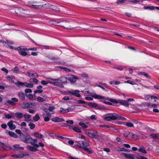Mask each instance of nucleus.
Wrapping results in <instances>:
<instances>
[{
    "mask_svg": "<svg viewBox=\"0 0 159 159\" xmlns=\"http://www.w3.org/2000/svg\"><path fill=\"white\" fill-rule=\"evenodd\" d=\"M102 118L105 120L110 121L111 120H125L126 119L121 116L120 115L115 113H109L102 116Z\"/></svg>",
    "mask_w": 159,
    "mask_h": 159,
    "instance_id": "obj_1",
    "label": "nucleus"
},
{
    "mask_svg": "<svg viewBox=\"0 0 159 159\" xmlns=\"http://www.w3.org/2000/svg\"><path fill=\"white\" fill-rule=\"evenodd\" d=\"M21 140L26 143H30L31 145L36 148H38L39 145L36 144L37 139H33L29 134H22L20 138Z\"/></svg>",
    "mask_w": 159,
    "mask_h": 159,
    "instance_id": "obj_2",
    "label": "nucleus"
},
{
    "mask_svg": "<svg viewBox=\"0 0 159 159\" xmlns=\"http://www.w3.org/2000/svg\"><path fill=\"white\" fill-rule=\"evenodd\" d=\"M49 83L54 86H58L61 88H64L63 85L61 84L60 78L57 79L49 78Z\"/></svg>",
    "mask_w": 159,
    "mask_h": 159,
    "instance_id": "obj_3",
    "label": "nucleus"
},
{
    "mask_svg": "<svg viewBox=\"0 0 159 159\" xmlns=\"http://www.w3.org/2000/svg\"><path fill=\"white\" fill-rule=\"evenodd\" d=\"M85 133L89 137L98 139H100V136L98 134V132L96 131H93L92 132H90L88 130H86Z\"/></svg>",
    "mask_w": 159,
    "mask_h": 159,
    "instance_id": "obj_4",
    "label": "nucleus"
},
{
    "mask_svg": "<svg viewBox=\"0 0 159 159\" xmlns=\"http://www.w3.org/2000/svg\"><path fill=\"white\" fill-rule=\"evenodd\" d=\"M17 50L21 56H25L27 54V52L25 51L28 50L27 48H23L22 47H19L17 48Z\"/></svg>",
    "mask_w": 159,
    "mask_h": 159,
    "instance_id": "obj_5",
    "label": "nucleus"
},
{
    "mask_svg": "<svg viewBox=\"0 0 159 159\" xmlns=\"http://www.w3.org/2000/svg\"><path fill=\"white\" fill-rule=\"evenodd\" d=\"M29 154L28 153L24 152L18 154L12 155L11 157L14 158H21L25 156H29Z\"/></svg>",
    "mask_w": 159,
    "mask_h": 159,
    "instance_id": "obj_6",
    "label": "nucleus"
},
{
    "mask_svg": "<svg viewBox=\"0 0 159 159\" xmlns=\"http://www.w3.org/2000/svg\"><path fill=\"white\" fill-rule=\"evenodd\" d=\"M80 91L78 90H71L67 92V94H70L77 97H81V95L79 93Z\"/></svg>",
    "mask_w": 159,
    "mask_h": 159,
    "instance_id": "obj_7",
    "label": "nucleus"
},
{
    "mask_svg": "<svg viewBox=\"0 0 159 159\" xmlns=\"http://www.w3.org/2000/svg\"><path fill=\"white\" fill-rule=\"evenodd\" d=\"M18 101V99L15 98H13L11 99V100H8L7 101L5 104L7 105H10L12 106H14L15 105V102H17Z\"/></svg>",
    "mask_w": 159,
    "mask_h": 159,
    "instance_id": "obj_8",
    "label": "nucleus"
},
{
    "mask_svg": "<svg viewBox=\"0 0 159 159\" xmlns=\"http://www.w3.org/2000/svg\"><path fill=\"white\" fill-rule=\"evenodd\" d=\"M91 96L92 97L95 99H106L107 98L106 97L101 96L99 95H98L96 93H91Z\"/></svg>",
    "mask_w": 159,
    "mask_h": 159,
    "instance_id": "obj_9",
    "label": "nucleus"
},
{
    "mask_svg": "<svg viewBox=\"0 0 159 159\" xmlns=\"http://www.w3.org/2000/svg\"><path fill=\"white\" fill-rule=\"evenodd\" d=\"M32 106H34V105H33L31 103L26 102H23L21 105L22 107L25 109L32 107Z\"/></svg>",
    "mask_w": 159,
    "mask_h": 159,
    "instance_id": "obj_10",
    "label": "nucleus"
},
{
    "mask_svg": "<svg viewBox=\"0 0 159 159\" xmlns=\"http://www.w3.org/2000/svg\"><path fill=\"white\" fill-rule=\"evenodd\" d=\"M13 122L16 123V121L11 120L8 122L7 124V125L9 127L10 129L11 130L14 129L16 128V125L13 124Z\"/></svg>",
    "mask_w": 159,
    "mask_h": 159,
    "instance_id": "obj_11",
    "label": "nucleus"
},
{
    "mask_svg": "<svg viewBox=\"0 0 159 159\" xmlns=\"http://www.w3.org/2000/svg\"><path fill=\"white\" fill-rule=\"evenodd\" d=\"M122 154L123 156L125 158L129 159H134L135 157L134 155L132 154L123 153Z\"/></svg>",
    "mask_w": 159,
    "mask_h": 159,
    "instance_id": "obj_12",
    "label": "nucleus"
},
{
    "mask_svg": "<svg viewBox=\"0 0 159 159\" xmlns=\"http://www.w3.org/2000/svg\"><path fill=\"white\" fill-rule=\"evenodd\" d=\"M26 10L20 7H16L15 8V11L17 14H20V13H24V12Z\"/></svg>",
    "mask_w": 159,
    "mask_h": 159,
    "instance_id": "obj_13",
    "label": "nucleus"
},
{
    "mask_svg": "<svg viewBox=\"0 0 159 159\" xmlns=\"http://www.w3.org/2000/svg\"><path fill=\"white\" fill-rule=\"evenodd\" d=\"M119 103L122 105L127 107H129V103L127 101L121 99H120Z\"/></svg>",
    "mask_w": 159,
    "mask_h": 159,
    "instance_id": "obj_14",
    "label": "nucleus"
},
{
    "mask_svg": "<svg viewBox=\"0 0 159 159\" xmlns=\"http://www.w3.org/2000/svg\"><path fill=\"white\" fill-rule=\"evenodd\" d=\"M58 23H60V25H59L61 26L64 27L65 28H66V29H72L71 28H70L69 27H67L66 25V24H69V23L68 21H64L63 22H58Z\"/></svg>",
    "mask_w": 159,
    "mask_h": 159,
    "instance_id": "obj_15",
    "label": "nucleus"
},
{
    "mask_svg": "<svg viewBox=\"0 0 159 159\" xmlns=\"http://www.w3.org/2000/svg\"><path fill=\"white\" fill-rule=\"evenodd\" d=\"M52 121L55 122H60L65 121V120L63 118H60L58 117L52 118Z\"/></svg>",
    "mask_w": 159,
    "mask_h": 159,
    "instance_id": "obj_16",
    "label": "nucleus"
},
{
    "mask_svg": "<svg viewBox=\"0 0 159 159\" xmlns=\"http://www.w3.org/2000/svg\"><path fill=\"white\" fill-rule=\"evenodd\" d=\"M23 116L25 119V121L27 122H29L30 120V119L31 118V116L27 113L24 114Z\"/></svg>",
    "mask_w": 159,
    "mask_h": 159,
    "instance_id": "obj_17",
    "label": "nucleus"
},
{
    "mask_svg": "<svg viewBox=\"0 0 159 159\" xmlns=\"http://www.w3.org/2000/svg\"><path fill=\"white\" fill-rule=\"evenodd\" d=\"M18 96L20 99L22 101L24 100L25 99V95L23 92H21L18 93Z\"/></svg>",
    "mask_w": 159,
    "mask_h": 159,
    "instance_id": "obj_18",
    "label": "nucleus"
},
{
    "mask_svg": "<svg viewBox=\"0 0 159 159\" xmlns=\"http://www.w3.org/2000/svg\"><path fill=\"white\" fill-rule=\"evenodd\" d=\"M15 116L19 119H21L23 116L24 114L20 112H17L15 114Z\"/></svg>",
    "mask_w": 159,
    "mask_h": 159,
    "instance_id": "obj_19",
    "label": "nucleus"
},
{
    "mask_svg": "<svg viewBox=\"0 0 159 159\" xmlns=\"http://www.w3.org/2000/svg\"><path fill=\"white\" fill-rule=\"evenodd\" d=\"M78 79V78L77 77L72 76L69 78V80L71 83H75L76 81V80Z\"/></svg>",
    "mask_w": 159,
    "mask_h": 159,
    "instance_id": "obj_20",
    "label": "nucleus"
},
{
    "mask_svg": "<svg viewBox=\"0 0 159 159\" xmlns=\"http://www.w3.org/2000/svg\"><path fill=\"white\" fill-rule=\"evenodd\" d=\"M78 146L80 148L83 149L84 147V141H77Z\"/></svg>",
    "mask_w": 159,
    "mask_h": 159,
    "instance_id": "obj_21",
    "label": "nucleus"
},
{
    "mask_svg": "<svg viewBox=\"0 0 159 159\" xmlns=\"http://www.w3.org/2000/svg\"><path fill=\"white\" fill-rule=\"evenodd\" d=\"M50 8L54 10L58 11H60V8L59 6H53L51 5Z\"/></svg>",
    "mask_w": 159,
    "mask_h": 159,
    "instance_id": "obj_22",
    "label": "nucleus"
},
{
    "mask_svg": "<svg viewBox=\"0 0 159 159\" xmlns=\"http://www.w3.org/2000/svg\"><path fill=\"white\" fill-rule=\"evenodd\" d=\"M27 149L32 152H36L37 151V149L36 148H34V147L28 145L27 146Z\"/></svg>",
    "mask_w": 159,
    "mask_h": 159,
    "instance_id": "obj_23",
    "label": "nucleus"
},
{
    "mask_svg": "<svg viewBox=\"0 0 159 159\" xmlns=\"http://www.w3.org/2000/svg\"><path fill=\"white\" fill-rule=\"evenodd\" d=\"M87 104L90 107L94 108H96L98 104L94 102H88Z\"/></svg>",
    "mask_w": 159,
    "mask_h": 159,
    "instance_id": "obj_24",
    "label": "nucleus"
},
{
    "mask_svg": "<svg viewBox=\"0 0 159 159\" xmlns=\"http://www.w3.org/2000/svg\"><path fill=\"white\" fill-rule=\"evenodd\" d=\"M34 135L37 138H38L40 139H42L43 137V136L42 134H39L37 132H35L34 134Z\"/></svg>",
    "mask_w": 159,
    "mask_h": 159,
    "instance_id": "obj_25",
    "label": "nucleus"
},
{
    "mask_svg": "<svg viewBox=\"0 0 159 159\" xmlns=\"http://www.w3.org/2000/svg\"><path fill=\"white\" fill-rule=\"evenodd\" d=\"M75 109V105H73L71 107H68L66 109L67 113L73 111Z\"/></svg>",
    "mask_w": 159,
    "mask_h": 159,
    "instance_id": "obj_26",
    "label": "nucleus"
},
{
    "mask_svg": "<svg viewBox=\"0 0 159 159\" xmlns=\"http://www.w3.org/2000/svg\"><path fill=\"white\" fill-rule=\"evenodd\" d=\"M25 83L20 82L18 81L17 83H15V84L16 85L17 87H20V86L23 87L25 86Z\"/></svg>",
    "mask_w": 159,
    "mask_h": 159,
    "instance_id": "obj_27",
    "label": "nucleus"
},
{
    "mask_svg": "<svg viewBox=\"0 0 159 159\" xmlns=\"http://www.w3.org/2000/svg\"><path fill=\"white\" fill-rule=\"evenodd\" d=\"M8 134L10 136L12 137L15 138L18 137V135L16 133L12 131L9 132Z\"/></svg>",
    "mask_w": 159,
    "mask_h": 159,
    "instance_id": "obj_28",
    "label": "nucleus"
},
{
    "mask_svg": "<svg viewBox=\"0 0 159 159\" xmlns=\"http://www.w3.org/2000/svg\"><path fill=\"white\" fill-rule=\"evenodd\" d=\"M60 78L61 83V84L66 83H67L66 78V77H64Z\"/></svg>",
    "mask_w": 159,
    "mask_h": 159,
    "instance_id": "obj_29",
    "label": "nucleus"
},
{
    "mask_svg": "<svg viewBox=\"0 0 159 159\" xmlns=\"http://www.w3.org/2000/svg\"><path fill=\"white\" fill-rule=\"evenodd\" d=\"M70 129H73L75 131L78 132V133H81V130L79 128L77 127H70Z\"/></svg>",
    "mask_w": 159,
    "mask_h": 159,
    "instance_id": "obj_30",
    "label": "nucleus"
},
{
    "mask_svg": "<svg viewBox=\"0 0 159 159\" xmlns=\"http://www.w3.org/2000/svg\"><path fill=\"white\" fill-rule=\"evenodd\" d=\"M139 75H144L147 78L149 79L150 78V76L148 74L145 72H140L139 73Z\"/></svg>",
    "mask_w": 159,
    "mask_h": 159,
    "instance_id": "obj_31",
    "label": "nucleus"
},
{
    "mask_svg": "<svg viewBox=\"0 0 159 159\" xmlns=\"http://www.w3.org/2000/svg\"><path fill=\"white\" fill-rule=\"evenodd\" d=\"M50 4L48 3H47L43 5H40L41 8L43 7L44 8H49Z\"/></svg>",
    "mask_w": 159,
    "mask_h": 159,
    "instance_id": "obj_32",
    "label": "nucleus"
},
{
    "mask_svg": "<svg viewBox=\"0 0 159 159\" xmlns=\"http://www.w3.org/2000/svg\"><path fill=\"white\" fill-rule=\"evenodd\" d=\"M29 7L35 9H38L41 8V6L40 5H30L29 6Z\"/></svg>",
    "mask_w": 159,
    "mask_h": 159,
    "instance_id": "obj_33",
    "label": "nucleus"
},
{
    "mask_svg": "<svg viewBox=\"0 0 159 159\" xmlns=\"http://www.w3.org/2000/svg\"><path fill=\"white\" fill-rule=\"evenodd\" d=\"M40 117L38 114H36L35 116L33 117V120L35 121H38L40 119Z\"/></svg>",
    "mask_w": 159,
    "mask_h": 159,
    "instance_id": "obj_34",
    "label": "nucleus"
},
{
    "mask_svg": "<svg viewBox=\"0 0 159 159\" xmlns=\"http://www.w3.org/2000/svg\"><path fill=\"white\" fill-rule=\"evenodd\" d=\"M138 134V133H136V134H134L130 132L129 136L133 138H137L138 137V136L137 135Z\"/></svg>",
    "mask_w": 159,
    "mask_h": 159,
    "instance_id": "obj_35",
    "label": "nucleus"
},
{
    "mask_svg": "<svg viewBox=\"0 0 159 159\" xmlns=\"http://www.w3.org/2000/svg\"><path fill=\"white\" fill-rule=\"evenodd\" d=\"M60 112L63 114L67 113L66 109H65L62 107H61L60 108Z\"/></svg>",
    "mask_w": 159,
    "mask_h": 159,
    "instance_id": "obj_36",
    "label": "nucleus"
},
{
    "mask_svg": "<svg viewBox=\"0 0 159 159\" xmlns=\"http://www.w3.org/2000/svg\"><path fill=\"white\" fill-rule=\"evenodd\" d=\"M96 109H97L100 110H104L105 109V108L104 106H103L99 105L98 104L97 107Z\"/></svg>",
    "mask_w": 159,
    "mask_h": 159,
    "instance_id": "obj_37",
    "label": "nucleus"
},
{
    "mask_svg": "<svg viewBox=\"0 0 159 159\" xmlns=\"http://www.w3.org/2000/svg\"><path fill=\"white\" fill-rule=\"evenodd\" d=\"M138 150L139 152L143 153L144 154H146L147 153V152L145 150V148L144 147L139 148Z\"/></svg>",
    "mask_w": 159,
    "mask_h": 159,
    "instance_id": "obj_38",
    "label": "nucleus"
},
{
    "mask_svg": "<svg viewBox=\"0 0 159 159\" xmlns=\"http://www.w3.org/2000/svg\"><path fill=\"white\" fill-rule=\"evenodd\" d=\"M124 125L129 127H133L134 125L130 122H125Z\"/></svg>",
    "mask_w": 159,
    "mask_h": 159,
    "instance_id": "obj_39",
    "label": "nucleus"
},
{
    "mask_svg": "<svg viewBox=\"0 0 159 159\" xmlns=\"http://www.w3.org/2000/svg\"><path fill=\"white\" fill-rule=\"evenodd\" d=\"M84 151H87L89 154H91L93 153V152L89 148L84 147L83 149Z\"/></svg>",
    "mask_w": 159,
    "mask_h": 159,
    "instance_id": "obj_40",
    "label": "nucleus"
},
{
    "mask_svg": "<svg viewBox=\"0 0 159 159\" xmlns=\"http://www.w3.org/2000/svg\"><path fill=\"white\" fill-rule=\"evenodd\" d=\"M59 68H60L61 69L63 70H64L67 72H70V69L66 67L61 66H59Z\"/></svg>",
    "mask_w": 159,
    "mask_h": 159,
    "instance_id": "obj_41",
    "label": "nucleus"
},
{
    "mask_svg": "<svg viewBox=\"0 0 159 159\" xmlns=\"http://www.w3.org/2000/svg\"><path fill=\"white\" fill-rule=\"evenodd\" d=\"M28 125L29 126L30 129H33L35 127V125L34 124L31 122Z\"/></svg>",
    "mask_w": 159,
    "mask_h": 159,
    "instance_id": "obj_42",
    "label": "nucleus"
},
{
    "mask_svg": "<svg viewBox=\"0 0 159 159\" xmlns=\"http://www.w3.org/2000/svg\"><path fill=\"white\" fill-rule=\"evenodd\" d=\"M30 82H34L35 83H37L38 82V80L35 78H32L30 79Z\"/></svg>",
    "mask_w": 159,
    "mask_h": 159,
    "instance_id": "obj_43",
    "label": "nucleus"
},
{
    "mask_svg": "<svg viewBox=\"0 0 159 159\" xmlns=\"http://www.w3.org/2000/svg\"><path fill=\"white\" fill-rule=\"evenodd\" d=\"M79 125L81 126L82 127L84 128H88V126L87 125L82 122H79Z\"/></svg>",
    "mask_w": 159,
    "mask_h": 159,
    "instance_id": "obj_44",
    "label": "nucleus"
},
{
    "mask_svg": "<svg viewBox=\"0 0 159 159\" xmlns=\"http://www.w3.org/2000/svg\"><path fill=\"white\" fill-rule=\"evenodd\" d=\"M144 9H149L150 10H153L155 9V7H154L152 6H144L143 7Z\"/></svg>",
    "mask_w": 159,
    "mask_h": 159,
    "instance_id": "obj_45",
    "label": "nucleus"
},
{
    "mask_svg": "<svg viewBox=\"0 0 159 159\" xmlns=\"http://www.w3.org/2000/svg\"><path fill=\"white\" fill-rule=\"evenodd\" d=\"M117 150L120 151H124L125 152H128V151L126 149H125L124 148H120L119 147L117 148Z\"/></svg>",
    "mask_w": 159,
    "mask_h": 159,
    "instance_id": "obj_46",
    "label": "nucleus"
},
{
    "mask_svg": "<svg viewBox=\"0 0 159 159\" xmlns=\"http://www.w3.org/2000/svg\"><path fill=\"white\" fill-rule=\"evenodd\" d=\"M119 100L120 99L118 100H115L114 99H111L109 100L111 102H112L113 103H119Z\"/></svg>",
    "mask_w": 159,
    "mask_h": 159,
    "instance_id": "obj_47",
    "label": "nucleus"
},
{
    "mask_svg": "<svg viewBox=\"0 0 159 159\" xmlns=\"http://www.w3.org/2000/svg\"><path fill=\"white\" fill-rule=\"evenodd\" d=\"M25 86L26 87L32 88L33 85L32 84H28L26 82H25Z\"/></svg>",
    "mask_w": 159,
    "mask_h": 159,
    "instance_id": "obj_48",
    "label": "nucleus"
},
{
    "mask_svg": "<svg viewBox=\"0 0 159 159\" xmlns=\"http://www.w3.org/2000/svg\"><path fill=\"white\" fill-rule=\"evenodd\" d=\"M86 141H87L86 142L84 141V147H88L89 146V144L88 141V139H87V140Z\"/></svg>",
    "mask_w": 159,
    "mask_h": 159,
    "instance_id": "obj_49",
    "label": "nucleus"
},
{
    "mask_svg": "<svg viewBox=\"0 0 159 159\" xmlns=\"http://www.w3.org/2000/svg\"><path fill=\"white\" fill-rule=\"evenodd\" d=\"M43 117H44V121L45 122H47L49 120V117L48 116H45V113H43Z\"/></svg>",
    "mask_w": 159,
    "mask_h": 159,
    "instance_id": "obj_50",
    "label": "nucleus"
},
{
    "mask_svg": "<svg viewBox=\"0 0 159 159\" xmlns=\"http://www.w3.org/2000/svg\"><path fill=\"white\" fill-rule=\"evenodd\" d=\"M37 100L39 102H43L45 101V100L40 97H38L37 98Z\"/></svg>",
    "mask_w": 159,
    "mask_h": 159,
    "instance_id": "obj_51",
    "label": "nucleus"
},
{
    "mask_svg": "<svg viewBox=\"0 0 159 159\" xmlns=\"http://www.w3.org/2000/svg\"><path fill=\"white\" fill-rule=\"evenodd\" d=\"M0 145L1 147L2 148V149L4 150H6L7 149V146L5 145L4 143H1L0 144Z\"/></svg>",
    "mask_w": 159,
    "mask_h": 159,
    "instance_id": "obj_52",
    "label": "nucleus"
},
{
    "mask_svg": "<svg viewBox=\"0 0 159 159\" xmlns=\"http://www.w3.org/2000/svg\"><path fill=\"white\" fill-rule=\"evenodd\" d=\"M4 115L5 116V118L6 119H10L12 117V116L11 115L9 114L4 113Z\"/></svg>",
    "mask_w": 159,
    "mask_h": 159,
    "instance_id": "obj_53",
    "label": "nucleus"
},
{
    "mask_svg": "<svg viewBox=\"0 0 159 159\" xmlns=\"http://www.w3.org/2000/svg\"><path fill=\"white\" fill-rule=\"evenodd\" d=\"M15 132H16V133H17V134L20 135V138H21V136H22V134H24L22 133L21 130H20L19 129H16V130Z\"/></svg>",
    "mask_w": 159,
    "mask_h": 159,
    "instance_id": "obj_54",
    "label": "nucleus"
},
{
    "mask_svg": "<svg viewBox=\"0 0 159 159\" xmlns=\"http://www.w3.org/2000/svg\"><path fill=\"white\" fill-rule=\"evenodd\" d=\"M43 90L42 89H37L34 91V94H36V93H40L43 92Z\"/></svg>",
    "mask_w": 159,
    "mask_h": 159,
    "instance_id": "obj_55",
    "label": "nucleus"
},
{
    "mask_svg": "<svg viewBox=\"0 0 159 159\" xmlns=\"http://www.w3.org/2000/svg\"><path fill=\"white\" fill-rule=\"evenodd\" d=\"M49 79H48V81H46L45 80H43L41 81V83L42 85H47L49 83Z\"/></svg>",
    "mask_w": 159,
    "mask_h": 159,
    "instance_id": "obj_56",
    "label": "nucleus"
},
{
    "mask_svg": "<svg viewBox=\"0 0 159 159\" xmlns=\"http://www.w3.org/2000/svg\"><path fill=\"white\" fill-rule=\"evenodd\" d=\"M114 68L120 70H122L123 69V67L121 66H119L118 67H114Z\"/></svg>",
    "mask_w": 159,
    "mask_h": 159,
    "instance_id": "obj_57",
    "label": "nucleus"
},
{
    "mask_svg": "<svg viewBox=\"0 0 159 159\" xmlns=\"http://www.w3.org/2000/svg\"><path fill=\"white\" fill-rule=\"evenodd\" d=\"M130 132L129 131H126L124 132V135L125 137L126 138L129 135V136Z\"/></svg>",
    "mask_w": 159,
    "mask_h": 159,
    "instance_id": "obj_58",
    "label": "nucleus"
},
{
    "mask_svg": "<svg viewBox=\"0 0 159 159\" xmlns=\"http://www.w3.org/2000/svg\"><path fill=\"white\" fill-rule=\"evenodd\" d=\"M55 109V107L54 106H49L48 108V110L50 112H52Z\"/></svg>",
    "mask_w": 159,
    "mask_h": 159,
    "instance_id": "obj_59",
    "label": "nucleus"
},
{
    "mask_svg": "<svg viewBox=\"0 0 159 159\" xmlns=\"http://www.w3.org/2000/svg\"><path fill=\"white\" fill-rule=\"evenodd\" d=\"M88 118L92 120H96L97 119V118L96 117V116L94 115H92L91 116L89 117Z\"/></svg>",
    "mask_w": 159,
    "mask_h": 159,
    "instance_id": "obj_60",
    "label": "nucleus"
},
{
    "mask_svg": "<svg viewBox=\"0 0 159 159\" xmlns=\"http://www.w3.org/2000/svg\"><path fill=\"white\" fill-rule=\"evenodd\" d=\"M77 103L78 104H87V102L81 100H78L77 101Z\"/></svg>",
    "mask_w": 159,
    "mask_h": 159,
    "instance_id": "obj_61",
    "label": "nucleus"
},
{
    "mask_svg": "<svg viewBox=\"0 0 159 159\" xmlns=\"http://www.w3.org/2000/svg\"><path fill=\"white\" fill-rule=\"evenodd\" d=\"M127 0H118L117 1V4H121L125 3Z\"/></svg>",
    "mask_w": 159,
    "mask_h": 159,
    "instance_id": "obj_62",
    "label": "nucleus"
},
{
    "mask_svg": "<svg viewBox=\"0 0 159 159\" xmlns=\"http://www.w3.org/2000/svg\"><path fill=\"white\" fill-rule=\"evenodd\" d=\"M19 68L17 66H15L13 71V72L16 73H17L19 71Z\"/></svg>",
    "mask_w": 159,
    "mask_h": 159,
    "instance_id": "obj_63",
    "label": "nucleus"
},
{
    "mask_svg": "<svg viewBox=\"0 0 159 159\" xmlns=\"http://www.w3.org/2000/svg\"><path fill=\"white\" fill-rule=\"evenodd\" d=\"M32 92V91L31 89H26L25 90V92L26 93H31Z\"/></svg>",
    "mask_w": 159,
    "mask_h": 159,
    "instance_id": "obj_64",
    "label": "nucleus"
}]
</instances>
